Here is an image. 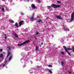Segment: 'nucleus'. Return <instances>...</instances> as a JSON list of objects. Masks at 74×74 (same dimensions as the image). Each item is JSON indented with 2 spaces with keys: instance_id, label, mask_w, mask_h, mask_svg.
<instances>
[{
  "instance_id": "obj_45",
  "label": "nucleus",
  "mask_w": 74,
  "mask_h": 74,
  "mask_svg": "<svg viewBox=\"0 0 74 74\" xmlns=\"http://www.w3.org/2000/svg\"><path fill=\"white\" fill-rule=\"evenodd\" d=\"M1 60H0V62Z\"/></svg>"
},
{
  "instance_id": "obj_41",
  "label": "nucleus",
  "mask_w": 74,
  "mask_h": 74,
  "mask_svg": "<svg viewBox=\"0 0 74 74\" xmlns=\"http://www.w3.org/2000/svg\"><path fill=\"white\" fill-rule=\"evenodd\" d=\"M43 32H44L45 31V30H43Z\"/></svg>"
},
{
  "instance_id": "obj_13",
  "label": "nucleus",
  "mask_w": 74,
  "mask_h": 74,
  "mask_svg": "<svg viewBox=\"0 0 74 74\" xmlns=\"http://www.w3.org/2000/svg\"><path fill=\"white\" fill-rule=\"evenodd\" d=\"M64 30H65V31H69V29H66V28H65L64 29Z\"/></svg>"
},
{
  "instance_id": "obj_8",
  "label": "nucleus",
  "mask_w": 74,
  "mask_h": 74,
  "mask_svg": "<svg viewBox=\"0 0 74 74\" xmlns=\"http://www.w3.org/2000/svg\"><path fill=\"white\" fill-rule=\"evenodd\" d=\"M34 14H33V16L31 17V20L32 21H33V19H34Z\"/></svg>"
},
{
  "instance_id": "obj_23",
  "label": "nucleus",
  "mask_w": 74,
  "mask_h": 74,
  "mask_svg": "<svg viewBox=\"0 0 74 74\" xmlns=\"http://www.w3.org/2000/svg\"><path fill=\"white\" fill-rule=\"evenodd\" d=\"M72 51H73V52H74V47H72Z\"/></svg>"
},
{
  "instance_id": "obj_40",
  "label": "nucleus",
  "mask_w": 74,
  "mask_h": 74,
  "mask_svg": "<svg viewBox=\"0 0 74 74\" xmlns=\"http://www.w3.org/2000/svg\"><path fill=\"white\" fill-rule=\"evenodd\" d=\"M68 72L69 73H71V72H69V71H68Z\"/></svg>"
},
{
  "instance_id": "obj_18",
  "label": "nucleus",
  "mask_w": 74,
  "mask_h": 74,
  "mask_svg": "<svg viewBox=\"0 0 74 74\" xmlns=\"http://www.w3.org/2000/svg\"><path fill=\"white\" fill-rule=\"evenodd\" d=\"M61 64L62 66H63V65L64 64V62H63L62 61Z\"/></svg>"
},
{
  "instance_id": "obj_10",
  "label": "nucleus",
  "mask_w": 74,
  "mask_h": 74,
  "mask_svg": "<svg viewBox=\"0 0 74 74\" xmlns=\"http://www.w3.org/2000/svg\"><path fill=\"white\" fill-rule=\"evenodd\" d=\"M36 22H38V23H40V22H42V21L40 19L38 21H37Z\"/></svg>"
},
{
  "instance_id": "obj_29",
  "label": "nucleus",
  "mask_w": 74,
  "mask_h": 74,
  "mask_svg": "<svg viewBox=\"0 0 74 74\" xmlns=\"http://www.w3.org/2000/svg\"><path fill=\"white\" fill-rule=\"evenodd\" d=\"M21 15H24V14L23 13H21Z\"/></svg>"
},
{
  "instance_id": "obj_33",
  "label": "nucleus",
  "mask_w": 74,
  "mask_h": 74,
  "mask_svg": "<svg viewBox=\"0 0 74 74\" xmlns=\"http://www.w3.org/2000/svg\"><path fill=\"white\" fill-rule=\"evenodd\" d=\"M67 49L69 50V49H70V50H71V48H70V49Z\"/></svg>"
},
{
  "instance_id": "obj_24",
  "label": "nucleus",
  "mask_w": 74,
  "mask_h": 74,
  "mask_svg": "<svg viewBox=\"0 0 74 74\" xmlns=\"http://www.w3.org/2000/svg\"><path fill=\"white\" fill-rule=\"evenodd\" d=\"M4 35L5 36V39H7V36H6V35H5V34Z\"/></svg>"
},
{
  "instance_id": "obj_35",
  "label": "nucleus",
  "mask_w": 74,
  "mask_h": 74,
  "mask_svg": "<svg viewBox=\"0 0 74 74\" xmlns=\"http://www.w3.org/2000/svg\"><path fill=\"white\" fill-rule=\"evenodd\" d=\"M5 64H6L7 63V61H5Z\"/></svg>"
},
{
  "instance_id": "obj_3",
  "label": "nucleus",
  "mask_w": 74,
  "mask_h": 74,
  "mask_svg": "<svg viewBox=\"0 0 74 74\" xmlns=\"http://www.w3.org/2000/svg\"><path fill=\"white\" fill-rule=\"evenodd\" d=\"M63 47L64 49L66 51V52H67V53L69 55H71V53H70L69 52V51H68V49H67V47H66L65 46H63Z\"/></svg>"
},
{
  "instance_id": "obj_43",
  "label": "nucleus",
  "mask_w": 74,
  "mask_h": 74,
  "mask_svg": "<svg viewBox=\"0 0 74 74\" xmlns=\"http://www.w3.org/2000/svg\"><path fill=\"white\" fill-rule=\"evenodd\" d=\"M0 67H1V65H0Z\"/></svg>"
},
{
  "instance_id": "obj_38",
  "label": "nucleus",
  "mask_w": 74,
  "mask_h": 74,
  "mask_svg": "<svg viewBox=\"0 0 74 74\" xmlns=\"http://www.w3.org/2000/svg\"><path fill=\"white\" fill-rule=\"evenodd\" d=\"M37 18H40V17H39V16H37Z\"/></svg>"
},
{
  "instance_id": "obj_31",
  "label": "nucleus",
  "mask_w": 74,
  "mask_h": 74,
  "mask_svg": "<svg viewBox=\"0 0 74 74\" xmlns=\"http://www.w3.org/2000/svg\"><path fill=\"white\" fill-rule=\"evenodd\" d=\"M26 65H25L23 66V67H26Z\"/></svg>"
},
{
  "instance_id": "obj_21",
  "label": "nucleus",
  "mask_w": 74,
  "mask_h": 74,
  "mask_svg": "<svg viewBox=\"0 0 74 74\" xmlns=\"http://www.w3.org/2000/svg\"><path fill=\"white\" fill-rule=\"evenodd\" d=\"M61 54L62 55H64V52L63 51L61 52Z\"/></svg>"
},
{
  "instance_id": "obj_42",
  "label": "nucleus",
  "mask_w": 74,
  "mask_h": 74,
  "mask_svg": "<svg viewBox=\"0 0 74 74\" xmlns=\"http://www.w3.org/2000/svg\"><path fill=\"white\" fill-rule=\"evenodd\" d=\"M40 47H41V46H40Z\"/></svg>"
},
{
  "instance_id": "obj_16",
  "label": "nucleus",
  "mask_w": 74,
  "mask_h": 74,
  "mask_svg": "<svg viewBox=\"0 0 74 74\" xmlns=\"http://www.w3.org/2000/svg\"><path fill=\"white\" fill-rule=\"evenodd\" d=\"M12 56H11L9 58V60H11V59H12Z\"/></svg>"
},
{
  "instance_id": "obj_14",
  "label": "nucleus",
  "mask_w": 74,
  "mask_h": 74,
  "mask_svg": "<svg viewBox=\"0 0 74 74\" xmlns=\"http://www.w3.org/2000/svg\"><path fill=\"white\" fill-rule=\"evenodd\" d=\"M48 70L49 71V72L50 73H51V74H52V71H51L49 69H48Z\"/></svg>"
},
{
  "instance_id": "obj_7",
  "label": "nucleus",
  "mask_w": 74,
  "mask_h": 74,
  "mask_svg": "<svg viewBox=\"0 0 74 74\" xmlns=\"http://www.w3.org/2000/svg\"><path fill=\"white\" fill-rule=\"evenodd\" d=\"M31 6L32 7V8H36V6H35V5L34 4H32L31 5Z\"/></svg>"
},
{
  "instance_id": "obj_27",
  "label": "nucleus",
  "mask_w": 74,
  "mask_h": 74,
  "mask_svg": "<svg viewBox=\"0 0 74 74\" xmlns=\"http://www.w3.org/2000/svg\"><path fill=\"white\" fill-rule=\"evenodd\" d=\"M36 35H38V34H39V33H38V32H37V33H36Z\"/></svg>"
},
{
  "instance_id": "obj_15",
  "label": "nucleus",
  "mask_w": 74,
  "mask_h": 74,
  "mask_svg": "<svg viewBox=\"0 0 74 74\" xmlns=\"http://www.w3.org/2000/svg\"><path fill=\"white\" fill-rule=\"evenodd\" d=\"M10 22H11V23H14V21H13V20H10Z\"/></svg>"
},
{
  "instance_id": "obj_2",
  "label": "nucleus",
  "mask_w": 74,
  "mask_h": 74,
  "mask_svg": "<svg viewBox=\"0 0 74 74\" xmlns=\"http://www.w3.org/2000/svg\"><path fill=\"white\" fill-rule=\"evenodd\" d=\"M30 40H28L25 42H24L23 43H21V44H18V46H21L22 45H24V44H26V43H27V42H29Z\"/></svg>"
},
{
  "instance_id": "obj_19",
  "label": "nucleus",
  "mask_w": 74,
  "mask_h": 74,
  "mask_svg": "<svg viewBox=\"0 0 74 74\" xmlns=\"http://www.w3.org/2000/svg\"><path fill=\"white\" fill-rule=\"evenodd\" d=\"M8 49H9V51H10V50H11V47H7Z\"/></svg>"
},
{
  "instance_id": "obj_12",
  "label": "nucleus",
  "mask_w": 74,
  "mask_h": 74,
  "mask_svg": "<svg viewBox=\"0 0 74 74\" xmlns=\"http://www.w3.org/2000/svg\"><path fill=\"white\" fill-rule=\"evenodd\" d=\"M14 36H15L16 37H18V35L16 33H14Z\"/></svg>"
},
{
  "instance_id": "obj_11",
  "label": "nucleus",
  "mask_w": 74,
  "mask_h": 74,
  "mask_svg": "<svg viewBox=\"0 0 74 74\" xmlns=\"http://www.w3.org/2000/svg\"><path fill=\"white\" fill-rule=\"evenodd\" d=\"M8 56H7V57H9V56H10V52L9 51V50H8Z\"/></svg>"
},
{
  "instance_id": "obj_17",
  "label": "nucleus",
  "mask_w": 74,
  "mask_h": 74,
  "mask_svg": "<svg viewBox=\"0 0 74 74\" xmlns=\"http://www.w3.org/2000/svg\"><path fill=\"white\" fill-rule=\"evenodd\" d=\"M38 48H39V47H38V46H37L36 47V51H37V50H38Z\"/></svg>"
},
{
  "instance_id": "obj_25",
  "label": "nucleus",
  "mask_w": 74,
  "mask_h": 74,
  "mask_svg": "<svg viewBox=\"0 0 74 74\" xmlns=\"http://www.w3.org/2000/svg\"><path fill=\"white\" fill-rule=\"evenodd\" d=\"M3 56L2 54H1V55L0 56V57H1V58H2Z\"/></svg>"
},
{
  "instance_id": "obj_37",
  "label": "nucleus",
  "mask_w": 74,
  "mask_h": 74,
  "mask_svg": "<svg viewBox=\"0 0 74 74\" xmlns=\"http://www.w3.org/2000/svg\"><path fill=\"white\" fill-rule=\"evenodd\" d=\"M41 45H43V42H42V43H41Z\"/></svg>"
},
{
  "instance_id": "obj_26",
  "label": "nucleus",
  "mask_w": 74,
  "mask_h": 74,
  "mask_svg": "<svg viewBox=\"0 0 74 74\" xmlns=\"http://www.w3.org/2000/svg\"><path fill=\"white\" fill-rule=\"evenodd\" d=\"M38 1L39 3H40L41 2V1H40V0H38Z\"/></svg>"
},
{
  "instance_id": "obj_32",
  "label": "nucleus",
  "mask_w": 74,
  "mask_h": 74,
  "mask_svg": "<svg viewBox=\"0 0 74 74\" xmlns=\"http://www.w3.org/2000/svg\"><path fill=\"white\" fill-rule=\"evenodd\" d=\"M57 2L59 3H60V1H57Z\"/></svg>"
},
{
  "instance_id": "obj_9",
  "label": "nucleus",
  "mask_w": 74,
  "mask_h": 74,
  "mask_svg": "<svg viewBox=\"0 0 74 74\" xmlns=\"http://www.w3.org/2000/svg\"><path fill=\"white\" fill-rule=\"evenodd\" d=\"M15 26H16L17 27H19V26L18 25V23H16L15 24Z\"/></svg>"
},
{
  "instance_id": "obj_44",
  "label": "nucleus",
  "mask_w": 74,
  "mask_h": 74,
  "mask_svg": "<svg viewBox=\"0 0 74 74\" xmlns=\"http://www.w3.org/2000/svg\"><path fill=\"white\" fill-rule=\"evenodd\" d=\"M21 0L22 1V0Z\"/></svg>"
},
{
  "instance_id": "obj_4",
  "label": "nucleus",
  "mask_w": 74,
  "mask_h": 74,
  "mask_svg": "<svg viewBox=\"0 0 74 74\" xmlns=\"http://www.w3.org/2000/svg\"><path fill=\"white\" fill-rule=\"evenodd\" d=\"M24 23V21H20L19 23V26H21L22 25H23Z\"/></svg>"
},
{
  "instance_id": "obj_30",
  "label": "nucleus",
  "mask_w": 74,
  "mask_h": 74,
  "mask_svg": "<svg viewBox=\"0 0 74 74\" xmlns=\"http://www.w3.org/2000/svg\"><path fill=\"white\" fill-rule=\"evenodd\" d=\"M6 65L5 64H4L3 65V67H4V66H5Z\"/></svg>"
},
{
  "instance_id": "obj_22",
  "label": "nucleus",
  "mask_w": 74,
  "mask_h": 74,
  "mask_svg": "<svg viewBox=\"0 0 74 74\" xmlns=\"http://www.w3.org/2000/svg\"><path fill=\"white\" fill-rule=\"evenodd\" d=\"M1 10H2V11H3V12H4V8H2L1 9Z\"/></svg>"
},
{
  "instance_id": "obj_28",
  "label": "nucleus",
  "mask_w": 74,
  "mask_h": 74,
  "mask_svg": "<svg viewBox=\"0 0 74 74\" xmlns=\"http://www.w3.org/2000/svg\"><path fill=\"white\" fill-rule=\"evenodd\" d=\"M0 52H2L3 51V49H0Z\"/></svg>"
},
{
  "instance_id": "obj_36",
  "label": "nucleus",
  "mask_w": 74,
  "mask_h": 74,
  "mask_svg": "<svg viewBox=\"0 0 74 74\" xmlns=\"http://www.w3.org/2000/svg\"><path fill=\"white\" fill-rule=\"evenodd\" d=\"M47 7H49L50 8H51V6H47Z\"/></svg>"
},
{
  "instance_id": "obj_39",
  "label": "nucleus",
  "mask_w": 74,
  "mask_h": 74,
  "mask_svg": "<svg viewBox=\"0 0 74 74\" xmlns=\"http://www.w3.org/2000/svg\"><path fill=\"white\" fill-rule=\"evenodd\" d=\"M34 38L36 39V40H37V38H36V36L34 37Z\"/></svg>"
},
{
  "instance_id": "obj_1",
  "label": "nucleus",
  "mask_w": 74,
  "mask_h": 74,
  "mask_svg": "<svg viewBox=\"0 0 74 74\" xmlns=\"http://www.w3.org/2000/svg\"><path fill=\"white\" fill-rule=\"evenodd\" d=\"M61 5H56L54 4H53L51 5V7L54 8H59L60 7Z\"/></svg>"
},
{
  "instance_id": "obj_6",
  "label": "nucleus",
  "mask_w": 74,
  "mask_h": 74,
  "mask_svg": "<svg viewBox=\"0 0 74 74\" xmlns=\"http://www.w3.org/2000/svg\"><path fill=\"white\" fill-rule=\"evenodd\" d=\"M56 18L57 19H62V18L60 16H56Z\"/></svg>"
},
{
  "instance_id": "obj_5",
  "label": "nucleus",
  "mask_w": 74,
  "mask_h": 74,
  "mask_svg": "<svg viewBox=\"0 0 74 74\" xmlns=\"http://www.w3.org/2000/svg\"><path fill=\"white\" fill-rule=\"evenodd\" d=\"M74 12H73L71 15V19L70 21L71 22H73L74 21Z\"/></svg>"
},
{
  "instance_id": "obj_34",
  "label": "nucleus",
  "mask_w": 74,
  "mask_h": 74,
  "mask_svg": "<svg viewBox=\"0 0 74 74\" xmlns=\"http://www.w3.org/2000/svg\"><path fill=\"white\" fill-rule=\"evenodd\" d=\"M6 10L7 11H9V10H8V9H7Z\"/></svg>"
},
{
  "instance_id": "obj_20",
  "label": "nucleus",
  "mask_w": 74,
  "mask_h": 74,
  "mask_svg": "<svg viewBox=\"0 0 74 74\" xmlns=\"http://www.w3.org/2000/svg\"><path fill=\"white\" fill-rule=\"evenodd\" d=\"M48 67H52V66L51 65H48Z\"/></svg>"
}]
</instances>
